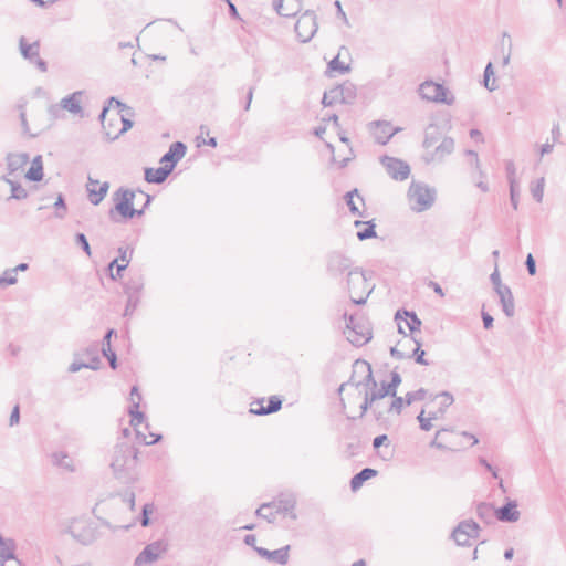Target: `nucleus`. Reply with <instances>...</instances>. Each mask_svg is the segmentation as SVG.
I'll use <instances>...</instances> for the list:
<instances>
[{
  "instance_id": "1",
  "label": "nucleus",
  "mask_w": 566,
  "mask_h": 566,
  "mask_svg": "<svg viewBox=\"0 0 566 566\" xmlns=\"http://www.w3.org/2000/svg\"><path fill=\"white\" fill-rule=\"evenodd\" d=\"M124 111L127 115H133L132 107L116 97H109L103 106L98 119L106 140L113 142L133 127V120L120 114Z\"/></svg>"
},
{
  "instance_id": "2",
  "label": "nucleus",
  "mask_w": 566,
  "mask_h": 566,
  "mask_svg": "<svg viewBox=\"0 0 566 566\" xmlns=\"http://www.w3.org/2000/svg\"><path fill=\"white\" fill-rule=\"evenodd\" d=\"M138 462V449L127 441H118L111 459V468L115 478L124 483L136 479V467Z\"/></svg>"
},
{
  "instance_id": "3",
  "label": "nucleus",
  "mask_w": 566,
  "mask_h": 566,
  "mask_svg": "<svg viewBox=\"0 0 566 566\" xmlns=\"http://www.w3.org/2000/svg\"><path fill=\"white\" fill-rule=\"evenodd\" d=\"M142 195H145L146 202L142 209L134 208L135 191L120 187L117 189L113 199L115 201L114 209L109 210V218L116 221L114 212L120 214L125 220L133 219L134 217H140L145 213V209L150 205L153 197L139 190Z\"/></svg>"
},
{
  "instance_id": "4",
  "label": "nucleus",
  "mask_w": 566,
  "mask_h": 566,
  "mask_svg": "<svg viewBox=\"0 0 566 566\" xmlns=\"http://www.w3.org/2000/svg\"><path fill=\"white\" fill-rule=\"evenodd\" d=\"M344 318L346 319V329L344 334L350 344L356 347H360L371 339V327L364 317H357L345 313Z\"/></svg>"
},
{
  "instance_id": "5",
  "label": "nucleus",
  "mask_w": 566,
  "mask_h": 566,
  "mask_svg": "<svg viewBox=\"0 0 566 566\" xmlns=\"http://www.w3.org/2000/svg\"><path fill=\"white\" fill-rule=\"evenodd\" d=\"M410 207L413 211L421 212L432 207L436 200V190L420 181H412L408 190Z\"/></svg>"
},
{
  "instance_id": "6",
  "label": "nucleus",
  "mask_w": 566,
  "mask_h": 566,
  "mask_svg": "<svg viewBox=\"0 0 566 566\" xmlns=\"http://www.w3.org/2000/svg\"><path fill=\"white\" fill-rule=\"evenodd\" d=\"M66 532L76 542L85 546L93 544L99 537L96 523L88 518L72 520Z\"/></svg>"
},
{
  "instance_id": "7",
  "label": "nucleus",
  "mask_w": 566,
  "mask_h": 566,
  "mask_svg": "<svg viewBox=\"0 0 566 566\" xmlns=\"http://www.w3.org/2000/svg\"><path fill=\"white\" fill-rule=\"evenodd\" d=\"M347 289L354 304L363 305L366 303L371 290L368 289L367 277L360 268H354L347 273Z\"/></svg>"
},
{
  "instance_id": "8",
  "label": "nucleus",
  "mask_w": 566,
  "mask_h": 566,
  "mask_svg": "<svg viewBox=\"0 0 566 566\" xmlns=\"http://www.w3.org/2000/svg\"><path fill=\"white\" fill-rule=\"evenodd\" d=\"M419 93L423 99L430 102L442 103L446 105H452L454 103V96L450 91L443 84L434 83L432 81L423 82L419 87Z\"/></svg>"
},
{
  "instance_id": "9",
  "label": "nucleus",
  "mask_w": 566,
  "mask_h": 566,
  "mask_svg": "<svg viewBox=\"0 0 566 566\" xmlns=\"http://www.w3.org/2000/svg\"><path fill=\"white\" fill-rule=\"evenodd\" d=\"M168 548L169 544L166 539H157L147 544L135 558L134 566H149L166 554Z\"/></svg>"
},
{
  "instance_id": "10",
  "label": "nucleus",
  "mask_w": 566,
  "mask_h": 566,
  "mask_svg": "<svg viewBox=\"0 0 566 566\" xmlns=\"http://www.w3.org/2000/svg\"><path fill=\"white\" fill-rule=\"evenodd\" d=\"M294 29H295L296 35L301 42L306 43V42L311 41L318 29L316 15H315L314 11L306 10L297 19Z\"/></svg>"
},
{
  "instance_id": "11",
  "label": "nucleus",
  "mask_w": 566,
  "mask_h": 566,
  "mask_svg": "<svg viewBox=\"0 0 566 566\" xmlns=\"http://www.w3.org/2000/svg\"><path fill=\"white\" fill-rule=\"evenodd\" d=\"M326 269L331 276L338 277L353 270V261L342 252L334 251L327 255Z\"/></svg>"
},
{
  "instance_id": "12",
  "label": "nucleus",
  "mask_w": 566,
  "mask_h": 566,
  "mask_svg": "<svg viewBox=\"0 0 566 566\" xmlns=\"http://www.w3.org/2000/svg\"><path fill=\"white\" fill-rule=\"evenodd\" d=\"M380 163L387 174L395 180L403 181L410 175V166L402 159L384 155L380 157Z\"/></svg>"
},
{
  "instance_id": "13",
  "label": "nucleus",
  "mask_w": 566,
  "mask_h": 566,
  "mask_svg": "<svg viewBox=\"0 0 566 566\" xmlns=\"http://www.w3.org/2000/svg\"><path fill=\"white\" fill-rule=\"evenodd\" d=\"M395 321L397 322L398 326V333L406 336V332L400 323V321H403L406 326L409 328L411 335L419 331L421 327V321L417 316V314L413 311H407V310H398L395 314Z\"/></svg>"
},
{
  "instance_id": "14",
  "label": "nucleus",
  "mask_w": 566,
  "mask_h": 566,
  "mask_svg": "<svg viewBox=\"0 0 566 566\" xmlns=\"http://www.w3.org/2000/svg\"><path fill=\"white\" fill-rule=\"evenodd\" d=\"M354 374L364 375L363 379H359L357 382H355L356 388L364 386V387H367L369 390H371V388L377 387V381L375 380V378L373 376L371 366L366 360H363V359L355 360Z\"/></svg>"
},
{
  "instance_id": "15",
  "label": "nucleus",
  "mask_w": 566,
  "mask_h": 566,
  "mask_svg": "<svg viewBox=\"0 0 566 566\" xmlns=\"http://www.w3.org/2000/svg\"><path fill=\"white\" fill-rule=\"evenodd\" d=\"M109 189V182L104 181L99 182L96 179H93L92 177H88L86 190L88 193V200L92 205L97 206L99 205L103 199L106 197Z\"/></svg>"
},
{
  "instance_id": "16",
  "label": "nucleus",
  "mask_w": 566,
  "mask_h": 566,
  "mask_svg": "<svg viewBox=\"0 0 566 566\" xmlns=\"http://www.w3.org/2000/svg\"><path fill=\"white\" fill-rule=\"evenodd\" d=\"M264 399H258L252 402L250 412L256 416H265L277 412L282 408V399L279 396H271L268 401V406H263Z\"/></svg>"
},
{
  "instance_id": "17",
  "label": "nucleus",
  "mask_w": 566,
  "mask_h": 566,
  "mask_svg": "<svg viewBox=\"0 0 566 566\" xmlns=\"http://www.w3.org/2000/svg\"><path fill=\"white\" fill-rule=\"evenodd\" d=\"M187 146L182 142H175L169 146V149L160 158V164L171 166V171L175 169L178 161L185 156Z\"/></svg>"
},
{
  "instance_id": "18",
  "label": "nucleus",
  "mask_w": 566,
  "mask_h": 566,
  "mask_svg": "<svg viewBox=\"0 0 566 566\" xmlns=\"http://www.w3.org/2000/svg\"><path fill=\"white\" fill-rule=\"evenodd\" d=\"M270 503L276 514L289 515L293 521L297 518L295 513L296 500L293 495L280 496Z\"/></svg>"
},
{
  "instance_id": "19",
  "label": "nucleus",
  "mask_w": 566,
  "mask_h": 566,
  "mask_svg": "<svg viewBox=\"0 0 566 566\" xmlns=\"http://www.w3.org/2000/svg\"><path fill=\"white\" fill-rule=\"evenodd\" d=\"M254 551L262 558H265L266 560L276 563L279 565H286L289 562L290 545L283 546L274 551H269L263 547H254Z\"/></svg>"
},
{
  "instance_id": "20",
  "label": "nucleus",
  "mask_w": 566,
  "mask_h": 566,
  "mask_svg": "<svg viewBox=\"0 0 566 566\" xmlns=\"http://www.w3.org/2000/svg\"><path fill=\"white\" fill-rule=\"evenodd\" d=\"M521 513L517 510V502L507 500V502L495 510V517L501 522L514 523L520 520Z\"/></svg>"
},
{
  "instance_id": "21",
  "label": "nucleus",
  "mask_w": 566,
  "mask_h": 566,
  "mask_svg": "<svg viewBox=\"0 0 566 566\" xmlns=\"http://www.w3.org/2000/svg\"><path fill=\"white\" fill-rule=\"evenodd\" d=\"M464 528H469L471 532L474 530H480V526L478 523H475L473 520H467L459 523V525L453 530L451 536L454 539V542L459 546H467L470 545V537L465 535Z\"/></svg>"
},
{
  "instance_id": "22",
  "label": "nucleus",
  "mask_w": 566,
  "mask_h": 566,
  "mask_svg": "<svg viewBox=\"0 0 566 566\" xmlns=\"http://www.w3.org/2000/svg\"><path fill=\"white\" fill-rule=\"evenodd\" d=\"M377 401V399L374 397L373 392H369L368 390L365 391L363 403L360 405V413L358 418H363L369 408L373 410V415L375 417V420L382 424L386 421V418L384 417V412L379 410L378 405L374 406V403Z\"/></svg>"
},
{
  "instance_id": "23",
  "label": "nucleus",
  "mask_w": 566,
  "mask_h": 566,
  "mask_svg": "<svg viewBox=\"0 0 566 566\" xmlns=\"http://www.w3.org/2000/svg\"><path fill=\"white\" fill-rule=\"evenodd\" d=\"M52 465L66 472H75L76 467L73 458L65 451H55L50 454Z\"/></svg>"
},
{
  "instance_id": "24",
  "label": "nucleus",
  "mask_w": 566,
  "mask_h": 566,
  "mask_svg": "<svg viewBox=\"0 0 566 566\" xmlns=\"http://www.w3.org/2000/svg\"><path fill=\"white\" fill-rule=\"evenodd\" d=\"M171 172V166L163 165L158 168H146L145 180L149 184L160 185L167 180Z\"/></svg>"
},
{
  "instance_id": "25",
  "label": "nucleus",
  "mask_w": 566,
  "mask_h": 566,
  "mask_svg": "<svg viewBox=\"0 0 566 566\" xmlns=\"http://www.w3.org/2000/svg\"><path fill=\"white\" fill-rule=\"evenodd\" d=\"M273 7L282 17H294L301 10L298 0H273Z\"/></svg>"
},
{
  "instance_id": "26",
  "label": "nucleus",
  "mask_w": 566,
  "mask_h": 566,
  "mask_svg": "<svg viewBox=\"0 0 566 566\" xmlns=\"http://www.w3.org/2000/svg\"><path fill=\"white\" fill-rule=\"evenodd\" d=\"M454 149V140L451 137H444L441 143L434 147V150L427 158L428 161L442 160Z\"/></svg>"
},
{
  "instance_id": "27",
  "label": "nucleus",
  "mask_w": 566,
  "mask_h": 566,
  "mask_svg": "<svg viewBox=\"0 0 566 566\" xmlns=\"http://www.w3.org/2000/svg\"><path fill=\"white\" fill-rule=\"evenodd\" d=\"M500 303L502 305V311L507 317H513L515 314V304L512 291L509 286H505L496 292Z\"/></svg>"
},
{
  "instance_id": "28",
  "label": "nucleus",
  "mask_w": 566,
  "mask_h": 566,
  "mask_svg": "<svg viewBox=\"0 0 566 566\" xmlns=\"http://www.w3.org/2000/svg\"><path fill=\"white\" fill-rule=\"evenodd\" d=\"M374 137L375 140L380 145H386L389 139L394 136L395 130L388 122H375Z\"/></svg>"
},
{
  "instance_id": "29",
  "label": "nucleus",
  "mask_w": 566,
  "mask_h": 566,
  "mask_svg": "<svg viewBox=\"0 0 566 566\" xmlns=\"http://www.w3.org/2000/svg\"><path fill=\"white\" fill-rule=\"evenodd\" d=\"M144 289V277L143 275H135L129 277L124 283V293L127 295V297L136 296L140 298V293Z\"/></svg>"
},
{
  "instance_id": "30",
  "label": "nucleus",
  "mask_w": 566,
  "mask_h": 566,
  "mask_svg": "<svg viewBox=\"0 0 566 566\" xmlns=\"http://www.w3.org/2000/svg\"><path fill=\"white\" fill-rule=\"evenodd\" d=\"M378 474V471L373 469V468H364L363 470H360L358 473H356L352 479H350V489L352 491H357L359 490L363 484L368 481L369 479L371 478H375L377 476Z\"/></svg>"
},
{
  "instance_id": "31",
  "label": "nucleus",
  "mask_w": 566,
  "mask_h": 566,
  "mask_svg": "<svg viewBox=\"0 0 566 566\" xmlns=\"http://www.w3.org/2000/svg\"><path fill=\"white\" fill-rule=\"evenodd\" d=\"M15 554V542L12 538H6L0 534V566H4L7 559H13Z\"/></svg>"
},
{
  "instance_id": "32",
  "label": "nucleus",
  "mask_w": 566,
  "mask_h": 566,
  "mask_svg": "<svg viewBox=\"0 0 566 566\" xmlns=\"http://www.w3.org/2000/svg\"><path fill=\"white\" fill-rule=\"evenodd\" d=\"M19 48H20L21 55L30 62H33V59L38 57L39 52H40L39 41H35L32 44H28L24 36L20 38Z\"/></svg>"
},
{
  "instance_id": "33",
  "label": "nucleus",
  "mask_w": 566,
  "mask_h": 566,
  "mask_svg": "<svg viewBox=\"0 0 566 566\" xmlns=\"http://www.w3.org/2000/svg\"><path fill=\"white\" fill-rule=\"evenodd\" d=\"M82 95V92L77 91L74 92L71 95H67L66 97L62 98L61 101V108L66 109L72 114H78L82 112V106L80 104V96Z\"/></svg>"
},
{
  "instance_id": "34",
  "label": "nucleus",
  "mask_w": 566,
  "mask_h": 566,
  "mask_svg": "<svg viewBox=\"0 0 566 566\" xmlns=\"http://www.w3.org/2000/svg\"><path fill=\"white\" fill-rule=\"evenodd\" d=\"M338 92L340 93L342 104H353L357 96L356 85L349 81H345L343 84L337 85Z\"/></svg>"
},
{
  "instance_id": "35",
  "label": "nucleus",
  "mask_w": 566,
  "mask_h": 566,
  "mask_svg": "<svg viewBox=\"0 0 566 566\" xmlns=\"http://www.w3.org/2000/svg\"><path fill=\"white\" fill-rule=\"evenodd\" d=\"M25 178L30 181H41L43 178V163L40 155L35 156L31 163L30 168L25 172Z\"/></svg>"
},
{
  "instance_id": "36",
  "label": "nucleus",
  "mask_w": 566,
  "mask_h": 566,
  "mask_svg": "<svg viewBox=\"0 0 566 566\" xmlns=\"http://www.w3.org/2000/svg\"><path fill=\"white\" fill-rule=\"evenodd\" d=\"M29 161L28 154H8L7 155V166L10 174L18 171Z\"/></svg>"
},
{
  "instance_id": "37",
  "label": "nucleus",
  "mask_w": 566,
  "mask_h": 566,
  "mask_svg": "<svg viewBox=\"0 0 566 566\" xmlns=\"http://www.w3.org/2000/svg\"><path fill=\"white\" fill-rule=\"evenodd\" d=\"M495 510L492 504L482 502L476 506V515L485 523H490L495 516Z\"/></svg>"
},
{
  "instance_id": "38",
  "label": "nucleus",
  "mask_w": 566,
  "mask_h": 566,
  "mask_svg": "<svg viewBox=\"0 0 566 566\" xmlns=\"http://www.w3.org/2000/svg\"><path fill=\"white\" fill-rule=\"evenodd\" d=\"M439 132L437 126L429 125L424 133L423 147L429 150L430 148L436 147L437 142L439 140Z\"/></svg>"
},
{
  "instance_id": "39",
  "label": "nucleus",
  "mask_w": 566,
  "mask_h": 566,
  "mask_svg": "<svg viewBox=\"0 0 566 566\" xmlns=\"http://www.w3.org/2000/svg\"><path fill=\"white\" fill-rule=\"evenodd\" d=\"M138 401H135V399H132V405L128 408V413L132 417L130 424L134 428H137L144 420H145V413L138 410ZM136 432L138 431L135 429Z\"/></svg>"
},
{
  "instance_id": "40",
  "label": "nucleus",
  "mask_w": 566,
  "mask_h": 566,
  "mask_svg": "<svg viewBox=\"0 0 566 566\" xmlns=\"http://www.w3.org/2000/svg\"><path fill=\"white\" fill-rule=\"evenodd\" d=\"M337 72L339 74H346L350 72V65L345 64L344 62H340L339 55H336L333 57L328 64L326 73Z\"/></svg>"
},
{
  "instance_id": "41",
  "label": "nucleus",
  "mask_w": 566,
  "mask_h": 566,
  "mask_svg": "<svg viewBox=\"0 0 566 566\" xmlns=\"http://www.w3.org/2000/svg\"><path fill=\"white\" fill-rule=\"evenodd\" d=\"M255 515L266 520L269 523H273L275 516L277 515L270 502L263 503L260 507L256 509Z\"/></svg>"
},
{
  "instance_id": "42",
  "label": "nucleus",
  "mask_w": 566,
  "mask_h": 566,
  "mask_svg": "<svg viewBox=\"0 0 566 566\" xmlns=\"http://www.w3.org/2000/svg\"><path fill=\"white\" fill-rule=\"evenodd\" d=\"M355 196L364 203V199L359 196L358 190L353 189L345 195L346 205L348 206V209L352 212V214L361 217L363 213L359 211L356 202L354 201Z\"/></svg>"
},
{
  "instance_id": "43",
  "label": "nucleus",
  "mask_w": 566,
  "mask_h": 566,
  "mask_svg": "<svg viewBox=\"0 0 566 566\" xmlns=\"http://www.w3.org/2000/svg\"><path fill=\"white\" fill-rule=\"evenodd\" d=\"M3 179L11 187L10 199L22 200L28 197V191L19 182L6 177Z\"/></svg>"
},
{
  "instance_id": "44",
  "label": "nucleus",
  "mask_w": 566,
  "mask_h": 566,
  "mask_svg": "<svg viewBox=\"0 0 566 566\" xmlns=\"http://www.w3.org/2000/svg\"><path fill=\"white\" fill-rule=\"evenodd\" d=\"M98 347L97 345H93L87 349L88 360L83 361L85 364V368L97 370L101 366V359L98 357Z\"/></svg>"
},
{
  "instance_id": "45",
  "label": "nucleus",
  "mask_w": 566,
  "mask_h": 566,
  "mask_svg": "<svg viewBox=\"0 0 566 566\" xmlns=\"http://www.w3.org/2000/svg\"><path fill=\"white\" fill-rule=\"evenodd\" d=\"M411 339L416 343V348L412 350L411 355H409V358H413L419 365L429 366L430 363L424 358L426 352L421 349V342L416 339L413 336Z\"/></svg>"
},
{
  "instance_id": "46",
  "label": "nucleus",
  "mask_w": 566,
  "mask_h": 566,
  "mask_svg": "<svg viewBox=\"0 0 566 566\" xmlns=\"http://www.w3.org/2000/svg\"><path fill=\"white\" fill-rule=\"evenodd\" d=\"M336 103L342 104L340 93L338 92L337 86L325 92L322 98V104L324 106H333Z\"/></svg>"
},
{
  "instance_id": "47",
  "label": "nucleus",
  "mask_w": 566,
  "mask_h": 566,
  "mask_svg": "<svg viewBox=\"0 0 566 566\" xmlns=\"http://www.w3.org/2000/svg\"><path fill=\"white\" fill-rule=\"evenodd\" d=\"M375 229H376V224H375L374 220L366 221L365 229L358 231L356 235L359 241H365L368 239L376 238L377 233H376Z\"/></svg>"
},
{
  "instance_id": "48",
  "label": "nucleus",
  "mask_w": 566,
  "mask_h": 566,
  "mask_svg": "<svg viewBox=\"0 0 566 566\" xmlns=\"http://www.w3.org/2000/svg\"><path fill=\"white\" fill-rule=\"evenodd\" d=\"M442 398V401H441V405L440 407H438V419L446 412L447 408L450 407L453 401H454V398H453V395L449 391H441L439 392L436 398Z\"/></svg>"
},
{
  "instance_id": "49",
  "label": "nucleus",
  "mask_w": 566,
  "mask_h": 566,
  "mask_svg": "<svg viewBox=\"0 0 566 566\" xmlns=\"http://www.w3.org/2000/svg\"><path fill=\"white\" fill-rule=\"evenodd\" d=\"M417 419L419 421L420 429L423 431H429L432 428L431 421L438 419V412H429V416L426 418L424 410H421Z\"/></svg>"
},
{
  "instance_id": "50",
  "label": "nucleus",
  "mask_w": 566,
  "mask_h": 566,
  "mask_svg": "<svg viewBox=\"0 0 566 566\" xmlns=\"http://www.w3.org/2000/svg\"><path fill=\"white\" fill-rule=\"evenodd\" d=\"M55 208V217L57 219H64L67 213V206L64 199V196L62 193H59L56 197V200L54 202Z\"/></svg>"
},
{
  "instance_id": "51",
  "label": "nucleus",
  "mask_w": 566,
  "mask_h": 566,
  "mask_svg": "<svg viewBox=\"0 0 566 566\" xmlns=\"http://www.w3.org/2000/svg\"><path fill=\"white\" fill-rule=\"evenodd\" d=\"M428 391L424 388H420L415 391H409L405 396L406 406H410L415 401H421L426 398Z\"/></svg>"
},
{
  "instance_id": "52",
  "label": "nucleus",
  "mask_w": 566,
  "mask_h": 566,
  "mask_svg": "<svg viewBox=\"0 0 566 566\" xmlns=\"http://www.w3.org/2000/svg\"><path fill=\"white\" fill-rule=\"evenodd\" d=\"M545 179L542 177L531 187V193L537 202L543 201Z\"/></svg>"
},
{
  "instance_id": "53",
  "label": "nucleus",
  "mask_w": 566,
  "mask_h": 566,
  "mask_svg": "<svg viewBox=\"0 0 566 566\" xmlns=\"http://www.w3.org/2000/svg\"><path fill=\"white\" fill-rule=\"evenodd\" d=\"M400 384H401V376L396 370H392L390 373V381L385 382V386L390 391V397H395V395L397 394V388Z\"/></svg>"
},
{
  "instance_id": "54",
  "label": "nucleus",
  "mask_w": 566,
  "mask_h": 566,
  "mask_svg": "<svg viewBox=\"0 0 566 566\" xmlns=\"http://www.w3.org/2000/svg\"><path fill=\"white\" fill-rule=\"evenodd\" d=\"M493 74H494L493 65L491 62H489L484 69V73H483V84H484L485 88H488L490 92H493L494 90H496L495 81L493 80L492 83H490V77L493 76Z\"/></svg>"
},
{
  "instance_id": "55",
  "label": "nucleus",
  "mask_w": 566,
  "mask_h": 566,
  "mask_svg": "<svg viewBox=\"0 0 566 566\" xmlns=\"http://www.w3.org/2000/svg\"><path fill=\"white\" fill-rule=\"evenodd\" d=\"M391 398H392V401H391L390 406L388 407L387 412L400 415L403 406H406L405 397L397 396V394H396L395 397H391Z\"/></svg>"
},
{
  "instance_id": "56",
  "label": "nucleus",
  "mask_w": 566,
  "mask_h": 566,
  "mask_svg": "<svg viewBox=\"0 0 566 566\" xmlns=\"http://www.w3.org/2000/svg\"><path fill=\"white\" fill-rule=\"evenodd\" d=\"M18 281L14 270L7 269L2 275H0V286L13 285Z\"/></svg>"
},
{
  "instance_id": "57",
  "label": "nucleus",
  "mask_w": 566,
  "mask_h": 566,
  "mask_svg": "<svg viewBox=\"0 0 566 566\" xmlns=\"http://www.w3.org/2000/svg\"><path fill=\"white\" fill-rule=\"evenodd\" d=\"M154 512V505L150 503H146L143 506L142 515L139 518L140 525L143 527H147L150 524L149 515Z\"/></svg>"
},
{
  "instance_id": "58",
  "label": "nucleus",
  "mask_w": 566,
  "mask_h": 566,
  "mask_svg": "<svg viewBox=\"0 0 566 566\" xmlns=\"http://www.w3.org/2000/svg\"><path fill=\"white\" fill-rule=\"evenodd\" d=\"M75 243L82 248L87 256L92 255L91 245L84 233L78 232L75 234Z\"/></svg>"
},
{
  "instance_id": "59",
  "label": "nucleus",
  "mask_w": 566,
  "mask_h": 566,
  "mask_svg": "<svg viewBox=\"0 0 566 566\" xmlns=\"http://www.w3.org/2000/svg\"><path fill=\"white\" fill-rule=\"evenodd\" d=\"M102 353L104 357L107 358L109 367L115 370L118 366L116 353L112 349V347H102Z\"/></svg>"
},
{
  "instance_id": "60",
  "label": "nucleus",
  "mask_w": 566,
  "mask_h": 566,
  "mask_svg": "<svg viewBox=\"0 0 566 566\" xmlns=\"http://www.w3.org/2000/svg\"><path fill=\"white\" fill-rule=\"evenodd\" d=\"M510 185V201L514 210L518 208L520 192L517 189V182H511Z\"/></svg>"
},
{
  "instance_id": "61",
  "label": "nucleus",
  "mask_w": 566,
  "mask_h": 566,
  "mask_svg": "<svg viewBox=\"0 0 566 566\" xmlns=\"http://www.w3.org/2000/svg\"><path fill=\"white\" fill-rule=\"evenodd\" d=\"M133 254V249H129L128 247H119L118 248V262L124 264H129L130 256Z\"/></svg>"
},
{
  "instance_id": "62",
  "label": "nucleus",
  "mask_w": 566,
  "mask_h": 566,
  "mask_svg": "<svg viewBox=\"0 0 566 566\" xmlns=\"http://www.w3.org/2000/svg\"><path fill=\"white\" fill-rule=\"evenodd\" d=\"M369 392H373L374 397L377 399V400H380L387 396L390 397V391L388 390V388L385 386V381L381 382V387L378 388V386L376 388H371V390H368Z\"/></svg>"
},
{
  "instance_id": "63",
  "label": "nucleus",
  "mask_w": 566,
  "mask_h": 566,
  "mask_svg": "<svg viewBox=\"0 0 566 566\" xmlns=\"http://www.w3.org/2000/svg\"><path fill=\"white\" fill-rule=\"evenodd\" d=\"M505 171H506V177H507L509 184L516 182V178H515L516 168H515L513 160L505 161Z\"/></svg>"
},
{
  "instance_id": "64",
  "label": "nucleus",
  "mask_w": 566,
  "mask_h": 566,
  "mask_svg": "<svg viewBox=\"0 0 566 566\" xmlns=\"http://www.w3.org/2000/svg\"><path fill=\"white\" fill-rule=\"evenodd\" d=\"M139 301H140V298L136 297V296L127 297V304H126V307H125L124 315L127 316V315L132 314L136 310V307L138 306Z\"/></svg>"
}]
</instances>
